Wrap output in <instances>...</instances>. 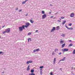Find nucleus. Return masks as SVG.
Segmentation results:
<instances>
[{
	"instance_id": "1",
	"label": "nucleus",
	"mask_w": 75,
	"mask_h": 75,
	"mask_svg": "<svg viewBox=\"0 0 75 75\" xmlns=\"http://www.w3.org/2000/svg\"><path fill=\"white\" fill-rule=\"evenodd\" d=\"M19 29L20 31H22L23 30V29L24 30L25 29V26L23 25L22 27H20L19 28Z\"/></svg>"
},
{
	"instance_id": "2",
	"label": "nucleus",
	"mask_w": 75,
	"mask_h": 75,
	"mask_svg": "<svg viewBox=\"0 0 75 75\" xmlns=\"http://www.w3.org/2000/svg\"><path fill=\"white\" fill-rule=\"evenodd\" d=\"M7 33H8L10 32V28H8L5 30Z\"/></svg>"
},
{
	"instance_id": "3",
	"label": "nucleus",
	"mask_w": 75,
	"mask_h": 75,
	"mask_svg": "<svg viewBox=\"0 0 75 75\" xmlns=\"http://www.w3.org/2000/svg\"><path fill=\"white\" fill-rule=\"evenodd\" d=\"M55 30H56V28H55V27H53L52 29V30H51L50 32H51V33L54 32V31Z\"/></svg>"
},
{
	"instance_id": "4",
	"label": "nucleus",
	"mask_w": 75,
	"mask_h": 75,
	"mask_svg": "<svg viewBox=\"0 0 75 75\" xmlns=\"http://www.w3.org/2000/svg\"><path fill=\"white\" fill-rule=\"evenodd\" d=\"M30 24L28 23H26V25L25 26V27L26 28H27V27H28L30 25Z\"/></svg>"
},
{
	"instance_id": "5",
	"label": "nucleus",
	"mask_w": 75,
	"mask_h": 75,
	"mask_svg": "<svg viewBox=\"0 0 75 75\" xmlns=\"http://www.w3.org/2000/svg\"><path fill=\"white\" fill-rule=\"evenodd\" d=\"M74 16H75V14L74 13H72L70 15V16L71 17H74Z\"/></svg>"
},
{
	"instance_id": "6",
	"label": "nucleus",
	"mask_w": 75,
	"mask_h": 75,
	"mask_svg": "<svg viewBox=\"0 0 75 75\" xmlns=\"http://www.w3.org/2000/svg\"><path fill=\"white\" fill-rule=\"evenodd\" d=\"M47 17V15L46 14H45L42 15V19H44V18H46V17Z\"/></svg>"
},
{
	"instance_id": "7",
	"label": "nucleus",
	"mask_w": 75,
	"mask_h": 75,
	"mask_svg": "<svg viewBox=\"0 0 75 75\" xmlns=\"http://www.w3.org/2000/svg\"><path fill=\"white\" fill-rule=\"evenodd\" d=\"M68 49H63L62 51H63L64 52V51H68Z\"/></svg>"
},
{
	"instance_id": "8",
	"label": "nucleus",
	"mask_w": 75,
	"mask_h": 75,
	"mask_svg": "<svg viewBox=\"0 0 75 75\" xmlns=\"http://www.w3.org/2000/svg\"><path fill=\"white\" fill-rule=\"evenodd\" d=\"M65 58H66L65 57H64V58L60 60V61H64L65 60Z\"/></svg>"
},
{
	"instance_id": "9",
	"label": "nucleus",
	"mask_w": 75,
	"mask_h": 75,
	"mask_svg": "<svg viewBox=\"0 0 75 75\" xmlns=\"http://www.w3.org/2000/svg\"><path fill=\"white\" fill-rule=\"evenodd\" d=\"M40 74L41 75L42 74V69H40Z\"/></svg>"
},
{
	"instance_id": "10",
	"label": "nucleus",
	"mask_w": 75,
	"mask_h": 75,
	"mask_svg": "<svg viewBox=\"0 0 75 75\" xmlns=\"http://www.w3.org/2000/svg\"><path fill=\"white\" fill-rule=\"evenodd\" d=\"M30 65H28V68H27V71H29V70H30Z\"/></svg>"
},
{
	"instance_id": "11",
	"label": "nucleus",
	"mask_w": 75,
	"mask_h": 75,
	"mask_svg": "<svg viewBox=\"0 0 75 75\" xmlns=\"http://www.w3.org/2000/svg\"><path fill=\"white\" fill-rule=\"evenodd\" d=\"M59 26H58L57 27L56 30H58L59 29Z\"/></svg>"
},
{
	"instance_id": "12",
	"label": "nucleus",
	"mask_w": 75,
	"mask_h": 75,
	"mask_svg": "<svg viewBox=\"0 0 75 75\" xmlns=\"http://www.w3.org/2000/svg\"><path fill=\"white\" fill-rule=\"evenodd\" d=\"M65 45V43H64L62 45V48H64V46Z\"/></svg>"
},
{
	"instance_id": "13",
	"label": "nucleus",
	"mask_w": 75,
	"mask_h": 75,
	"mask_svg": "<svg viewBox=\"0 0 75 75\" xmlns=\"http://www.w3.org/2000/svg\"><path fill=\"white\" fill-rule=\"evenodd\" d=\"M30 23H34V21H33V20H30Z\"/></svg>"
},
{
	"instance_id": "14",
	"label": "nucleus",
	"mask_w": 75,
	"mask_h": 75,
	"mask_svg": "<svg viewBox=\"0 0 75 75\" xmlns=\"http://www.w3.org/2000/svg\"><path fill=\"white\" fill-rule=\"evenodd\" d=\"M30 41H31V38H28V42H30Z\"/></svg>"
},
{
	"instance_id": "15",
	"label": "nucleus",
	"mask_w": 75,
	"mask_h": 75,
	"mask_svg": "<svg viewBox=\"0 0 75 75\" xmlns=\"http://www.w3.org/2000/svg\"><path fill=\"white\" fill-rule=\"evenodd\" d=\"M65 23H66V21H63L62 22V24L63 25H64V24Z\"/></svg>"
},
{
	"instance_id": "16",
	"label": "nucleus",
	"mask_w": 75,
	"mask_h": 75,
	"mask_svg": "<svg viewBox=\"0 0 75 75\" xmlns=\"http://www.w3.org/2000/svg\"><path fill=\"white\" fill-rule=\"evenodd\" d=\"M68 30H73V28H69L68 29Z\"/></svg>"
},
{
	"instance_id": "17",
	"label": "nucleus",
	"mask_w": 75,
	"mask_h": 75,
	"mask_svg": "<svg viewBox=\"0 0 75 75\" xmlns=\"http://www.w3.org/2000/svg\"><path fill=\"white\" fill-rule=\"evenodd\" d=\"M64 41H60V44H63V43H64Z\"/></svg>"
},
{
	"instance_id": "18",
	"label": "nucleus",
	"mask_w": 75,
	"mask_h": 75,
	"mask_svg": "<svg viewBox=\"0 0 75 75\" xmlns=\"http://www.w3.org/2000/svg\"><path fill=\"white\" fill-rule=\"evenodd\" d=\"M42 14H45V12H44V11H42Z\"/></svg>"
},
{
	"instance_id": "19",
	"label": "nucleus",
	"mask_w": 75,
	"mask_h": 75,
	"mask_svg": "<svg viewBox=\"0 0 75 75\" xmlns=\"http://www.w3.org/2000/svg\"><path fill=\"white\" fill-rule=\"evenodd\" d=\"M73 44H70L69 45V47H71V46H72V45H73Z\"/></svg>"
},
{
	"instance_id": "20",
	"label": "nucleus",
	"mask_w": 75,
	"mask_h": 75,
	"mask_svg": "<svg viewBox=\"0 0 75 75\" xmlns=\"http://www.w3.org/2000/svg\"><path fill=\"white\" fill-rule=\"evenodd\" d=\"M73 54H75V49L74 50L73 52Z\"/></svg>"
},
{
	"instance_id": "21",
	"label": "nucleus",
	"mask_w": 75,
	"mask_h": 75,
	"mask_svg": "<svg viewBox=\"0 0 75 75\" xmlns=\"http://www.w3.org/2000/svg\"><path fill=\"white\" fill-rule=\"evenodd\" d=\"M26 2L25 1H24L23 2H22V4H25V3Z\"/></svg>"
},
{
	"instance_id": "22",
	"label": "nucleus",
	"mask_w": 75,
	"mask_h": 75,
	"mask_svg": "<svg viewBox=\"0 0 75 75\" xmlns=\"http://www.w3.org/2000/svg\"><path fill=\"white\" fill-rule=\"evenodd\" d=\"M44 68V66H41L40 67V69H42V68Z\"/></svg>"
},
{
	"instance_id": "23",
	"label": "nucleus",
	"mask_w": 75,
	"mask_h": 75,
	"mask_svg": "<svg viewBox=\"0 0 75 75\" xmlns=\"http://www.w3.org/2000/svg\"><path fill=\"white\" fill-rule=\"evenodd\" d=\"M31 33L30 32L28 33V35H31Z\"/></svg>"
},
{
	"instance_id": "24",
	"label": "nucleus",
	"mask_w": 75,
	"mask_h": 75,
	"mask_svg": "<svg viewBox=\"0 0 75 75\" xmlns=\"http://www.w3.org/2000/svg\"><path fill=\"white\" fill-rule=\"evenodd\" d=\"M50 75H53L52 72L51 71L50 72Z\"/></svg>"
},
{
	"instance_id": "25",
	"label": "nucleus",
	"mask_w": 75,
	"mask_h": 75,
	"mask_svg": "<svg viewBox=\"0 0 75 75\" xmlns=\"http://www.w3.org/2000/svg\"><path fill=\"white\" fill-rule=\"evenodd\" d=\"M28 62L29 63H32L33 62V61H29Z\"/></svg>"
},
{
	"instance_id": "26",
	"label": "nucleus",
	"mask_w": 75,
	"mask_h": 75,
	"mask_svg": "<svg viewBox=\"0 0 75 75\" xmlns=\"http://www.w3.org/2000/svg\"><path fill=\"white\" fill-rule=\"evenodd\" d=\"M58 49H56L54 51L55 52H56L57 51H58Z\"/></svg>"
},
{
	"instance_id": "27",
	"label": "nucleus",
	"mask_w": 75,
	"mask_h": 75,
	"mask_svg": "<svg viewBox=\"0 0 75 75\" xmlns=\"http://www.w3.org/2000/svg\"><path fill=\"white\" fill-rule=\"evenodd\" d=\"M7 33V32H6V30H5V31L3 32V34H5V33Z\"/></svg>"
},
{
	"instance_id": "28",
	"label": "nucleus",
	"mask_w": 75,
	"mask_h": 75,
	"mask_svg": "<svg viewBox=\"0 0 75 75\" xmlns=\"http://www.w3.org/2000/svg\"><path fill=\"white\" fill-rule=\"evenodd\" d=\"M62 37H65V34H62Z\"/></svg>"
},
{
	"instance_id": "29",
	"label": "nucleus",
	"mask_w": 75,
	"mask_h": 75,
	"mask_svg": "<svg viewBox=\"0 0 75 75\" xmlns=\"http://www.w3.org/2000/svg\"><path fill=\"white\" fill-rule=\"evenodd\" d=\"M72 24V23H70L69 24V26H71Z\"/></svg>"
},
{
	"instance_id": "30",
	"label": "nucleus",
	"mask_w": 75,
	"mask_h": 75,
	"mask_svg": "<svg viewBox=\"0 0 75 75\" xmlns=\"http://www.w3.org/2000/svg\"><path fill=\"white\" fill-rule=\"evenodd\" d=\"M33 52H37L36 50H34V51H33Z\"/></svg>"
},
{
	"instance_id": "31",
	"label": "nucleus",
	"mask_w": 75,
	"mask_h": 75,
	"mask_svg": "<svg viewBox=\"0 0 75 75\" xmlns=\"http://www.w3.org/2000/svg\"><path fill=\"white\" fill-rule=\"evenodd\" d=\"M61 19H64V18L65 17H61Z\"/></svg>"
},
{
	"instance_id": "32",
	"label": "nucleus",
	"mask_w": 75,
	"mask_h": 75,
	"mask_svg": "<svg viewBox=\"0 0 75 75\" xmlns=\"http://www.w3.org/2000/svg\"><path fill=\"white\" fill-rule=\"evenodd\" d=\"M56 61V58H54V61Z\"/></svg>"
},
{
	"instance_id": "33",
	"label": "nucleus",
	"mask_w": 75,
	"mask_h": 75,
	"mask_svg": "<svg viewBox=\"0 0 75 75\" xmlns=\"http://www.w3.org/2000/svg\"><path fill=\"white\" fill-rule=\"evenodd\" d=\"M29 63H29V62L28 61L26 62L27 64H29Z\"/></svg>"
},
{
	"instance_id": "34",
	"label": "nucleus",
	"mask_w": 75,
	"mask_h": 75,
	"mask_svg": "<svg viewBox=\"0 0 75 75\" xmlns=\"http://www.w3.org/2000/svg\"><path fill=\"white\" fill-rule=\"evenodd\" d=\"M36 50V52L37 51H39L40 50H39V49H38Z\"/></svg>"
},
{
	"instance_id": "35",
	"label": "nucleus",
	"mask_w": 75,
	"mask_h": 75,
	"mask_svg": "<svg viewBox=\"0 0 75 75\" xmlns=\"http://www.w3.org/2000/svg\"><path fill=\"white\" fill-rule=\"evenodd\" d=\"M55 54V53H54V52H53L52 53V55H54Z\"/></svg>"
},
{
	"instance_id": "36",
	"label": "nucleus",
	"mask_w": 75,
	"mask_h": 75,
	"mask_svg": "<svg viewBox=\"0 0 75 75\" xmlns=\"http://www.w3.org/2000/svg\"><path fill=\"white\" fill-rule=\"evenodd\" d=\"M65 27H66V28H67L68 29V28H69L68 27V26L67 25L65 26Z\"/></svg>"
},
{
	"instance_id": "37",
	"label": "nucleus",
	"mask_w": 75,
	"mask_h": 75,
	"mask_svg": "<svg viewBox=\"0 0 75 75\" xmlns=\"http://www.w3.org/2000/svg\"><path fill=\"white\" fill-rule=\"evenodd\" d=\"M21 11H22V10L21 9L20 10H19L18 11L20 12Z\"/></svg>"
},
{
	"instance_id": "38",
	"label": "nucleus",
	"mask_w": 75,
	"mask_h": 75,
	"mask_svg": "<svg viewBox=\"0 0 75 75\" xmlns=\"http://www.w3.org/2000/svg\"><path fill=\"white\" fill-rule=\"evenodd\" d=\"M55 64V62L53 61V64Z\"/></svg>"
},
{
	"instance_id": "39",
	"label": "nucleus",
	"mask_w": 75,
	"mask_h": 75,
	"mask_svg": "<svg viewBox=\"0 0 75 75\" xmlns=\"http://www.w3.org/2000/svg\"><path fill=\"white\" fill-rule=\"evenodd\" d=\"M57 21L58 22H60V23H61V21H59V20H58Z\"/></svg>"
},
{
	"instance_id": "40",
	"label": "nucleus",
	"mask_w": 75,
	"mask_h": 75,
	"mask_svg": "<svg viewBox=\"0 0 75 75\" xmlns=\"http://www.w3.org/2000/svg\"><path fill=\"white\" fill-rule=\"evenodd\" d=\"M2 53H3V52H0V54H2Z\"/></svg>"
},
{
	"instance_id": "41",
	"label": "nucleus",
	"mask_w": 75,
	"mask_h": 75,
	"mask_svg": "<svg viewBox=\"0 0 75 75\" xmlns=\"http://www.w3.org/2000/svg\"><path fill=\"white\" fill-rule=\"evenodd\" d=\"M5 26H6V25H4L3 26H2V28H4V27Z\"/></svg>"
},
{
	"instance_id": "42",
	"label": "nucleus",
	"mask_w": 75,
	"mask_h": 75,
	"mask_svg": "<svg viewBox=\"0 0 75 75\" xmlns=\"http://www.w3.org/2000/svg\"><path fill=\"white\" fill-rule=\"evenodd\" d=\"M38 30H36V31H35V33H37V32H38Z\"/></svg>"
},
{
	"instance_id": "43",
	"label": "nucleus",
	"mask_w": 75,
	"mask_h": 75,
	"mask_svg": "<svg viewBox=\"0 0 75 75\" xmlns=\"http://www.w3.org/2000/svg\"><path fill=\"white\" fill-rule=\"evenodd\" d=\"M61 52H60L59 54V55H61Z\"/></svg>"
},
{
	"instance_id": "44",
	"label": "nucleus",
	"mask_w": 75,
	"mask_h": 75,
	"mask_svg": "<svg viewBox=\"0 0 75 75\" xmlns=\"http://www.w3.org/2000/svg\"><path fill=\"white\" fill-rule=\"evenodd\" d=\"M28 16V13L25 15V16Z\"/></svg>"
},
{
	"instance_id": "45",
	"label": "nucleus",
	"mask_w": 75,
	"mask_h": 75,
	"mask_svg": "<svg viewBox=\"0 0 75 75\" xmlns=\"http://www.w3.org/2000/svg\"><path fill=\"white\" fill-rule=\"evenodd\" d=\"M18 8H16V10H18Z\"/></svg>"
},
{
	"instance_id": "46",
	"label": "nucleus",
	"mask_w": 75,
	"mask_h": 75,
	"mask_svg": "<svg viewBox=\"0 0 75 75\" xmlns=\"http://www.w3.org/2000/svg\"><path fill=\"white\" fill-rule=\"evenodd\" d=\"M50 18H53V16H52L50 17Z\"/></svg>"
},
{
	"instance_id": "47",
	"label": "nucleus",
	"mask_w": 75,
	"mask_h": 75,
	"mask_svg": "<svg viewBox=\"0 0 75 75\" xmlns=\"http://www.w3.org/2000/svg\"><path fill=\"white\" fill-rule=\"evenodd\" d=\"M49 14H51V12H49Z\"/></svg>"
},
{
	"instance_id": "48",
	"label": "nucleus",
	"mask_w": 75,
	"mask_h": 75,
	"mask_svg": "<svg viewBox=\"0 0 75 75\" xmlns=\"http://www.w3.org/2000/svg\"><path fill=\"white\" fill-rule=\"evenodd\" d=\"M69 41H70V42H71V41H72L70 40H69Z\"/></svg>"
},
{
	"instance_id": "49",
	"label": "nucleus",
	"mask_w": 75,
	"mask_h": 75,
	"mask_svg": "<svg viewBox=\"0 0 75 75\" xmlns=\"http://www.w3.org/2000/svg\"><path fill=\"white\" fill-rule=\"evenodd\" d=\"M28 0H26L25 1V2H26V1H28Z\"/></svg>"
},
{
	"instance_id": "50",
	"label": "nucleus",
	"mask_w": 75,
	"mask_h": 75,
	"mask_svg": "<svg viewBox=\"0 0 75 75\" xmlns=\"http://www.w3.org/2000/svg\"><path fill=\"white\" fill-rule=\"evenodd\" d=\"M50 6H52V4H50Z\"/></svg>"
},
{
	"instance_id": "51",
	"label": "nucleus",
	"mask_w": 75,
	"mask_h": 75,
	"mask_svg": "<svg viewBox=\"0 0 75 75\" xmlns=\"http://www.w3.org/2000/svg\"><path fill=\"white\" fill-rule=\"evenodd\" d=\"M60 20H61V18H60Z\"/></svg>"
},
{
	"instance_id": "52",
	"label": "nucleus",
	"mask_w": 75,
	"mask_h": 75,
	"mask_svg": "<svg viewBox=\"0 0 75 75\" xmlns=\"http://www.w3.org/2000/svg\"><path fill=\"white\" fill-rule=\"evenodd\" d=\"M0 28H1V27H0Z\"/></svg>"
},
{
	"instance_id": "53",
	"label": "nucleus",
	"mask_w": 75,
	"mask_h": 75,
	"mask_svg": "<svg viewBox=\"0 0 75 75\" xmlns=\"http://www.w3.org/2000/svg\"><path fill=\"white\" fill-rule=\"evenodd\" d=\"M32 19L33 20V18H32Z\"/></svg>"
},
{
	"instance_id": "54",
	"label": "nucleus",
	"mask_w": 75,
	"mask_h": 75,
	"mask_svg": "<svg viewBox=\"0 0 75 75\" xmlns=\"http://www.w3.org/2000/svg\"><path fill=\"white\" fill-rule=\"evenodd\" d=\"M74 69H75V68H74Z\"/></svg>"
}]
</instances>
